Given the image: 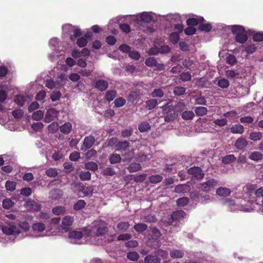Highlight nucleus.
Here are the masks:
<instances>
[{
  "instance_id": "nucleus-1",
  "label": "nucleus",
  "mask_w": 263,
  "mask_h": 263,
  "mask_svg": "<svg viewBox=\"0 0 263 263\" xmlns=\"http://www.w3.org/2000/svg\"><path fill=\"white\" fill-rule=\"evenodd\" d=\"M231 31L235 35V40L240 44L245 43L248 40L244 27L241 25H233L231 26Z\"/></svg>"
},
{
  "instance_id": "nucleus-2",
  "label": "nucleus",
  "mask_w": 263,
  "mask_h": 263,
  "mask_svg": "<svg viewBox=\"0 0 263 263\" xmlns=\"http://www.w3.org/2000/svg\"><path fill=\"white\" fill-rule=\"evenodd\" d=\"M220 184L218 180L211 178L204 182L201 183L200 186L201 190L208 193L210 192L212 189H214Z\"/></svg>"
},
{
  "instance_id": "nucleus-3",
  "label": "nucleus",
  "mask_w": 263,
  "mask_h": 263,
  "mask_svg": "<svg viewBox=\"0 0 263 263\" xmlns=\"http://www.w3.org/2000/svg\"><path fill=\"white\" fill-rule=\"evenodd\" d=\"M2 232L8 235H18L21 233L19 227L16 226L13 222H10L8 226H4Z\"/></svg>"
},
{
  "instance_id": "nucleus-4",
  "label": "nucleus",
  "mask_w": 263,
  "mask_h": 263,
  "mask_svg": "<svg viewBox=\"0 0 263 263\" xmlns=\"http://www.w3.org/2000/svg\"><path fill=\"white\" fill-rule=\"evenodd\" d=\"M63 29L73 32V34L70 36V39L72 42L74 41L77 37H80L82 35L81 29L72 25L66 24L63 26Z\"/></svg>"
},
{
  "instance_id": "nucleus-5",
  "label": "nucleus",
  "mask_w": 263,
  "mask_h": 263,
  "mask_svg": "<svg viewBox=\"0 0 263 263\" xmlns=\"http://www.w3.org/2000/svg\"><path fill=\"white\" fill-rule=\"evenodd\" d=\"M187 173L192 175L196 179L201 180L204 177V173L202 169L198 166H193L187 170Z\"/></svg>"
},
{
  "instance_id": "nucleus-6",
  "label": "nucleus",
  "mask_w": 263,
  "mask_h": 263,
  "mask_svg": "<svg viewBox=\"0 0 263 263\" xmlns=\"http://www.w3.org/2000/svg\"><path fill=\"white\" fill-rule=\"evenodd\" d=\"M145 64L149 67H156V70H162L164 69V64L158 63L157 60L154 57L148 58L146 60Z\"/></svg>"
},
{
  "instance_id": "nucleus-7",
  "label": "nucleus",
  "mask_w": 263,
  "mask_h": 263,
  "mask_svg": "<svg viewBox=\"0 0 263 263\" xmlns=\"http://www.w3.org/2000/svg\"><path fill=\"white\" fill-rule=\"evenodd\" d=\"M95 138L93 136L90 135L89 136L85 137L84 138V139L83 141V146L84 147H82L81 148V150L84 152L86 151L87 149H88L89 148L91 147V146L95 143Z\"/></svg>"
},
{
  "instance_id": "nucleus-8",
  "label": "nucleus",
  "mask_w": 263,
  "mask_h": 263,
  "mask_svg": "<svg viewBox=\"0 0 263 263\" xmlns=\"http://www.w3.org/2000/svg\"><path fill=\"white\" fill-rule=\"evenodd\" d=\"M248 145V141L245 138L242 137L238 138L234 143L235 147L238 151L243 150Z\"/></svg>"
},
{
  "instance_id": "nucleus-9",
  "label": "nucleus",
  "mask_w": 263,
  "mask_h": 263,
  "mask_svg": "<svg viewBox=\"0 0 263 263\" xmlns=\"http://www.w3.org/2000/svg\"><path fill=\"white\" fill-rule=\"evenodd\" d=\"M108 87V83L106 80L99 79L95 82V88L99 91H104L107 89Z\"/></svg>"
},
{
  "instance_id": "nucleus-10",
  "label": "nucleus",
  "mask_w": 263,
  "mask_h": 263,
  "mask_svg": "<svg viewBox=\"0 0 263 263\" xmlns=\"http://www.w3.org/2000/svg\"><path fill=\"white\" fill-rule=\"evenodd\" d=\"M186 216V213L181 210L174 211L171 215V219L173 221H180L183 220Z\"/></svg>"
},
{
  "instance_id": "nucleus-11",
  "label": "nucleus",
  "mask_w": 263,
  "mask_h": 263,
  "mask_svg": "<svg viewBox=\"0 0 263 263\" xmlns=\"http://www.w3.org/2000/svg\"><path fill=\"white\" fill-rule=\"evenodd\" d=\"M231 193V190L226 187H220L217 189L216 191V194L217 195L223 197H227L230 196Z\"/></svg>"
},
{
  "instance_id": "nucleus-12",
  "label": "nucleus",
  "mask_w": 263,
  "mask_h": 263,
  "mask_svg": "<svg viewBox=\"0 0 263 263\" xmlns=\"http://www.w3.org/2000/svg\"><path fill=\"white\" fill-rule=\"evenodd\" d=\"M184 255V251L181 249H173L170 252V256L173 259L181 258Z\"/></svg>"
},
{
  "instance_id": "nucleus-13",
  "label": "nucleus",
  "mask_w": 263,
  "mask_h": 263,
  "mask_svg": "<svg viewBox=\"0 0 263 263\" xmlns=\"http://www.w3.org/2000/svg\"><path fill=\"white\" fill-rule=\"evenodd\" d=\"M63 191L59 189L52 190L49 192V198L53 200L58 199L63 196Z\"/></svg>"
},
{
  "instance_id": "nucleus-14",
  "label": "nucleus",
  "mask_w": 263,
  "mask_h": 263,
  "mask_svg": "<svg viewBox=\"0 0 263 263\" xmlns=\"http://www.w3.org/2000/svg\"><path fill=\"white\" fill-rule=\"evenodd\" d=\"M248 158L254 161H258L263 158V154L258 151H255L249 154Z\"/></svg>"
},
{
  "instance_id": "nucleus-15",
  "label": "nucleus",
  "mask_w": 263,
  "mask_h": 263,
  "mask_svg": "<svg viewBox=\"0 0 263 263\" xmlns=\"http://www.w3.org/2000/svg\"><path fill=\"white\" fill-rule=\"evenodd\" d=\"M231 133L234 134H242L244 132L243 126L239 124L233 125L230 128Z\"/></svg>"
},
{
  "instance_id": "nucleus-16",
  "label": "nucleus",
  "mask_w": 263,
  "mask_h": 263,
  "mask_svg": "<svg viewBox=\"0 0 263 263\" xmlns=\"http://www.w3.org/2000/svg\"><path fill=\"white\" fill-rule=\"evenodd\" d=\"M117 92L115 90H109L105 92L104 99L108 102H111L117 97Z\"/></svg>"
},
{
  "instance_id": "nucleus-17",
  "label": "nucleus",
  "mask_w": 263,
  "mask_h": 263,
  "mask_svg": "<svg viewBox=\"0 0 263 263\" xmlns=\"http://www.w3.org/2000/svg\"><path fill=\"white\" fill-rule=\"evenodd\" d=\"M61 132L64 134L67 135L69 134L72 130V124L70 122H66L59 127Z\"/></svg>"
},
{
  "instance_id": "nucleus-18",
  "label": "nucleus",
  "mask_w": 263,
  "mask_h": 263,
  "mask_svg": "<svg viewBox=\"0 0 263 263\" xmlns=\"http://www.w3.org/2000/svg\"><path fill=\"white\" fill-rule=\"evenodd\" d=\"M83 234L81 231H72L69 232L68 237L71 239L79 240L82 238Z\"/></svg>"
},
{
  "instance_id": "nucleus-19",
  "label": "nucleus",
  "mask_w": 263,
  "mask_h": 263,
  "mask_svg": "<svg viewBox=\"0 0 263 263\" xmlns=\"http://www.w3.org/2000/svg\"><path fill=\"white\" fill-rule=\"evenodd\" d=\"M109 160L111 164L119 163L121 161V157L119 154L113 153L110 155Z\"/></svg>"
},
{
  "instance_id": "nucleus-20",
  "label": "nucleus",
  "mask_w": 263,
  "mask_h": 263,
  "mask_svg": "<svg viewBox=\"0 0 263 263\" xmlns=\"http://www.w3.org/2000/svg\"><path fill=\"white\" fill-rule=\"evenodd\" d=\"M145 263H160V259L156 255H149L144 258Z\"/></svg>"
},
{
  "instance_id": "nucleus-21",
  "label": "nucleus",
  "mask_w": 263,
  "mask_h": 263,
  "mask_svg": "<svg viewBox=\"0 0 263 263\" xmlns=\"http://www.w3.org/2000/svg\"><path fill=\"white\" fill-rule=\"evenodd\" d=\"M157 105L158 101L156 99H149L145 102V107L148 110L153 109Z\"/></svg>"
},
{
  "instance_id": "nucleus-22",
  "label": "nucleus",
  "mask_w": 263,
  "mask_h": 263,
  "mask_svg": "<svg viewBox=\"0 0 263 263\" xmlns=\"http://www.w3.org/2000/svg\"><path fill=\"white\" fill-rule=\"evenodd\" d=\"M142 167L141 164L137 163H132L130 165L127 167V169L130 173H134L137 171H140Z\"/></svg>"
},
{
  "instance_id": "nucleus-23",
  "label": "nucleus",
  "mask_w": 263,
  "mask_h": 263,
  "mask_svg": "<svg viewBox=\"0 0 263 263\" xmlns=\"http://www.w3.org/2000/svg\"><path fill=\"white\" fill-rule=\"evenodd\" d=\"M195 117V114L192 110H186L182 113L181 117L184 120H192Z\"/></svg>"
},
{
  "instance_id": "nucleus-24",
  "label": "nucleus",
  "mask_w": 263,
  "mask_h": 263,
  "mask_svg": "<svg viewBox=\"0 0 263 263\" xmlns=\"http://www.w3.org/2000/svg\"><path fill=\"white\" fill-rule=\"evenodd\" d=\"M195 112L198 116H203L208 112V109L205 107H196L194 109Z\"/></svg>"
},
{
  "instance_id": "nucleus-25",
  "label": "nucleus",
  "mask_w": 263,
  "mask_h": 263,
  "mask_svg": "<svg viewBox=\"0 0 263 263\" xmlns=\"http://www.w3.org/2000/svg\"><path fill=\"white\" fill-rule=\"evenodd\" d=\"M150 128L151 126L147 122H142L138 126V130L140 133L147 132Z\"/></svg>"
},
{
  "instance_id": "nucleus-26",
  "label": "nucleus",
  "mask_w": 263,
  "mask_h": 263,
  "mask_svg": "<svg viewBox=\"0 0 263 263\" xmlns=\"http://www.w3.org/2000/svg\"><path fill=\"white\" fill-rule=\"evenodd\" d=\"M164 92L162 89L160 88H155L151 92L152 97L155 98H162L164 96Z\"/></svg>"
},
{
  "instance_id": "nucleus-27",
  "label": "nucleus",
  "mask_w": 263,
  "mask_h": 263,
  "mask_svg": "<svg viewBox=\"0 0 263 263\" xmlns=\"http://www.w3.org/2000/svg\"><path fill=\"white\" fill-rule=\"evenodd\" d=\"M16 183L15 181L7 180L5 183L6 190L10 192H13L15 190Z\"/></svg>"
},
{
  "instance_id": "nucleus-28",
  "label": "nucleus",
  "mask_w": 263,
  "mask_h": 263,
  "mask_svg": "<svg viewBox=\"0 0 263 263\" xmlns=\"http://www.w3.org/2000/svg\"><path fill=\"white\" fill-rule=\"evenodd\" d=\"M236 158L233 154L228 155L224 156L222 159V163L229 164L236 160Z\"/></svg>"
},
{
  "instance_id": "nucleus-29",
  "label": "nucleus",
  "mask_w": 263,
  "mask_h": 263,
  "mask_svg": "<svg viewBox=\"0 0 263 263\" xmlns=\"http://www.w3.org/2000/svg\"><path fill=\"white\" fill-rule=\"evenodd\" d=\"M32 229L34 231L42 232L45 230V225L42 222L35 223L32 225Z\"/></svg>"
},
{
  "instance_id": "nucleus-30",
  "label": "nucleus",
  "mask_w": 263,
  "mask_h": 263,
  "mask_svg": "<svg viewBox=\"0 0 263 263\" xmlns=\"http://www.w3.org/2000/svg\"><path fill=\"white\" fill-rule=\"evenodd\" d=\"M262 137V133L260 132H251L249 136V138L253 141H257L260 140Z\"/></svg>"
},
{
  "instance_id": "nucleus-31",
  "label": "nucleus",
  "mask_w": 263,
  "mask_h": 263,
  "mask_svg": "<svg viewBox=\"0 0 263 263\" xmlns=\"http://www.w3.org/2000/svg\"><path fill=\"white\" fill-rule=\"evenodd\" d=\"M147 226L146 224L143 223H138L134 226V230L139 233H142L143 232L145 231L147 229Z\"/></svg>"
},
{
  "instance_id": "nucleus-32",
  "label": "nucleus",
  "mask_w": 263,
  "mask_h": 263,
  "mask_svg": "<svg viewBox=\"0 0 263 263\" xmlns=\"http://www.w3.org/2000/svg\"><path fill=\"white\" fill-rule=\"evenodd\" d=\"M129 143L127 141H119L117 144L118 149L121 151H125L129 147Z\"/></svg>"
},
{
  "instance_id": "nucleus-33",
  "label": "nucleus",
  "mask_w": 263,
  "mask_h": 263,
  "mask_svg": "<svg viewBox=\"0 0 263 263\" xmlns=\"http://www.w3.org/2000/svg\"><path fill=\"white\" fill-rule=\"evenodd\" d=\"M26 100V98L24 96L21 95H16L14 98V102L15 103L21 106L24 105Z\"/></svg>"
},
{
  "instance_id": "nucleus-34",
  "label": "nucleus",
  "mask_w": 263,
  "mask_h": 263,
  "mask_svg": "<svg viewBox=\"0 0 263 263\" xmlns=\"http://www.w3.org/2000/svg\"><path fill=\"white\" fill-rule=\"evenodd\" d=\"M59 128V124L53 122L48 126V130L51 134L55 133Z\"/></svg>"
},
{
  "instance_id": "nucleus-35",
  "label": "nucleus",
  "mask_w": 263,
  "mask_h": 263,
  "mask_svg": "<svg viewBox=\"0 0 263 263\" xmlns=\"http://www.w3.org/2000/svg\"><path fill=\"white\" fill-rule=\"evenodd\" d=\"M217 85L223 89L227 88L230 85V83L227 79L222 78L218 81Z\"/></svg>"
},
{
  "instance_id": "nucleus-36",
  "label": "nucleus",
  "mask_w": 263,
  "mask_h": 263,
  "mask_svg": "<svg viewBox=\"0 0 263 263\" xmlns=\"http://www.w3.org/2000/svg\"><path fill=\"white\" fill-rule=\"evenodd\" d=\"M163 177L160 175H152L149 177V181L152 183L156 184L162 180Z\"/></svg>"
},
{
  "instance_id": "nucleus-37",
  "label": "nucleus",
  "mask_w": 263,
  "mask_h": 263,
  "mask_svg": "<svg viewBox=\"0 0 263 263\" xmlns=\"http://www.w3.org/2000/svg\"><path fill=\"white\" fill-rule=\"evenodd\" d=\"M177 116L178 114L176 113L175 111L173 112H170L164 116V121L167 122L174 121L177 118Z\"/></svg>"
},
{
  "instance_id": "nucleus-38",
  "label": "nucleus",
  "mask_w": 263,
  "mask_h": 263,
  "mask_svg": "<svg viewBox=\"0 0 263 263\" xmlns=\"http://www.w3.org/2000/svg\"><path fill=\"white\" fill-rule=\"evenodd\" d=\"M85 168L86 170L95 171L98 170V165L96 163L94 162H88L85 164Z\"/></svg>"
},
{
  "instance_id": "nucleus-39",
  "label": "nucleus",
  "mask_w": 263,
  "mask_h": 263,
  "mask_svg": "<svg viewBox=\"0 0 263 263\" xmlns=\"http://www.w3.org/2000/svg\"><path fill=\"white\" fill-rule=\"evenodd\" d=\"M126 257L130 260L137 261L139 258V255L135 251H130L127 253Z\"/></svg>"
},
{
  "instance_id": "nucleus-40",
  "label": "nucleus",
  "mask_w": 263,
  "mask_h": 263,
  "mask_svg": "<svg viewBox=\"0 0 263 263\" xmlns=\"http://www.w3.org/2000/svg\"><path fill=\"white\" fill-rule=\"evenodd\" d=\"M189 202V198L186 197H183L178 199L176 203L179 206H184L186 205Z\"/></svg>"
},
{
  "instance_id": "nucleus-41",
  "label": "nucleus",
  "mask_w": 263,
  "mask_h": 263,
  "mask_svg": "<svg viewBox=\"0 0 263 263\" xmlns=\"http://www.w3.org/2000/svg\"><path fill=\"white\" fill-rule=\"evenodd\" d=\"M139 98V95L137 92L132 91L130 92L127 97V101L130 103H134Z\"/></svg>"
},
{
  "instance_id": "nucleus-42",
  "label": "nucleus",
  "mask_w": 263,
  "mask_h": 263,
  "mask_svg": "<svg viewBox=\"0 0 263 263\" xmlns=\"http://www.w3.org/2000/svg\"><path fill=\"white\" fill-rule=\"evenodd\" d=\"M86 202L84 200H79L74 205L73 209L76 211H79L85 207Z\"/></svg>"
},
{
  "instance_id": "nucleus-43",
  "label": "nucleus",
  "mask_w": 263,
  "mask_h": 263,
  "mask_svg": "<svg viewBox=\"0 0 263 263\" xmlns=\"http://www.w3.org/2000/svg\"><path fill=\"white\" fill-rule=\"evenodd\" d=\"M126 103V100L123 97H119L114 101V104L116 107H120L124 106Z\"/></svg>"
},
{
  "instance_id": "nucleus-44",
  "label": "nucleus",
  "mask_w": 263,
  "mask_h": 263,
  "mask_svg": "<svg viewBox=\"0 0 263 263\" xmlns=\"http://www.w3.org/2000/svg\"><path fill=\"white\" fill-rule=\"evenodd\" d=\"M73 217L70 216L64 217L62 220V224L65 226H70L73 222Z\"/></svg>"
},
{
  "instance_id": "nucleus-45",
  "label": "nucleus",
  "mask_w": 263,
  "mask_h": 263,
  "mask_svg": "<svg viewBox=\"0 0 263 263\" xmlns=\"http://www.w3.org/2000/svg\"><path fill=\"white\" fill-rule=\"evenodd\" d=\"M129 227V224L128 222L121 221L117 224V228L120 231H125L127 230Z\"/></svg>"
},
{
  "instance_id": "nucleus-46",
  "label": "nucleus",
  "mask_w": 263,
  "mask_h": 263,
  "mask_svg": "<svg viewBox=\"0 0 263 263\" xmlns=\"http://www.w3.org/2000/svg\"><path fill=\"white\" fill-rule=\"evenodd\" d=\"M46 175L50 177H55L58 174L57 170L55 168H49L46 171Z\"/></svg>"
},
{
  "instance_id": "nucleus-47",
  "label": "nucleus",
  "mask_w": 263,
  "mask_h": 263,
  "mask_svg": "<svg viewBox=\"0 0 263 263\" xmlns=\"http://www.w3.org/2000/svg\"><path fill=\"white\" fill-rule=\"evenodd\" d=\"M43 116V111L41 110H38L33 113L32 115V118L34 120L39 121L42 119Z\"/></svg>"
},
{
  "instance_id": "nucleus-48",
  "label": "nucleus",
  "mask_w": 263,
  "mask_h": 263,
  "mask_svg": "<svg viewBox=\"0 0 263 263\" xmlns=\"http://www.w3.org/2000/svg\"><path fill=\"white\" fill-rule=\"evenodd\" d=\"M185 88L182 86H176L174 88L173 93L175 96H181L185 93Z\"/></svg>"
},
{
  "instance_id": "nucleus-49",
  "label": "nucleus",
  "mask_w": 263,
  "mask_h": 263,
  "mask_svg": "<svg viewBox=\"0 0 263 263\" xmlns=\"http://www.w3.org/2000/svg\"><path fill=\"white\" fill-rule=\"evenodd\" d=\"M174 107L170 103H167L162 107V113L163 115L167 114L173 110Z\"/></svg>"
},
{
  "instance_id": "nucleus-50",
  "label": "nucleus",
  "mask_w": 263,
  "mask_h": 263,
  "mask_svg": "<svg viewBox=\"0 0 263 263\" xmlns=\"http://www.w3.org/2000/svg\"><path fill=\"white\" fill-rule=\"evenodd\" d=\"M65 212V208L62 206H58L52 209V212L56 215L63 214Z\"/></svg>"
},
{
  "instance_id": "nucleus-51",
  "label": "nucleus",
  "mask_w": 263,
  "mask_h": 263,
  "mask_svg": "<svg viewBox=\"0 0 263 263\" xmlns=\"http://www.w3.org/2000/svg\"><path fill=\"white\" fill-rule=\"evenodd\" d=\"M226 62L230 65H234L237 62L236 57L233 54H229L226 58Z\"/></svg>"
},
{
  "instance_id": "nucleus-52",
  "label": "nucleus",
  "mask_w": 263,
  "mask_h": 263,
  "mask_svg": "<svg viewBox=\"0 0 263 263\" xmlns=\"http://www.w3.org/2000/svg\"><path fill=\"white\" fill-rule=\"evenodd\" d=\"M215 125H217L219 127H222L226 125L228 123V120L227 118L217 119L213 121Z\"/></svg>"
},
{
  "instance_id": "nucleus-53",
  "label": "nucleus",
  "mask_w": 263,
  "mask_h": 263,
  "mask_svg": "<svg viewBox=\"0 0 263 263\" xmlns=\"http://www.w3.org/2000/svg\"><path fill=\"white\" fill-rule=\"evenodd\" d=\"M80 178L82 181L89 180L91 179V173L89 171L82 172L80 174Z\"/></svg>"
},
{
  "instance_id": "nucleus-54",
  "label": "nucleus",
  "mask_w": 263,
  "mask_h": 263,
  "mask_svg": "<svg viewBox=\"0 0 263 263\" xmlns=\"http://www.w3.org/2000/svg\"><path fill=\"white\" fill-rule=\"evenodd\" d=\"M133 133V128L131 127L126 128L121 132V136L123 138H128Z\"/></svg>"
},
{
  "instance_id": "nucleus-55",
  "label": "nucleus",
  "mask_w": 263,
  "mask_h": 263,
  "mask_svg": "<svg viewBox=\"0 0 263 263\" xmlns=\"http://www.w3.org/2000/svg\"><path fill=\"white\" fill-rule=\"evenodd\" d=\"M169 37L171 42L174 44L177 43L180 39L179 34L177 32L171 33Z\"/></svg>"
},
{
  "instance_id": "nucleus-56",
  "label": "nucleus",
  "mask_w": 263,
  "mask_h": 263,
  "mask_svg": "<svg viewBox=\"0 0 263 263\" xmlns=\"http://www.w3.org/2000/svg\"><path fill=\"white\" fill-rule=\"evenodd\" d=\"M191 78V75L189 72H183L180 74V79L183 82L190 81Z\"/></svg>"
},
{
  "instance_id": "nucleus-57",
  "label": "nucleus",
  "mask_w": 263,
  "mask_h": 263,
  "mask_svg": "<svg viewBox=\"0 0 263 263\" xmlns=\"http://www.w3.org/2000/svg\"><path fill=\"white\" fill-rule=\"evenodd\" d=\"M14 205V202L10 199H4L3 201V207L5 209H9Z\"/></svg>"
},
{
  "instance_id": "nucleus-58",
  "label": "nucleus",
  "mask_w": 263,
  "mask_h": 263,
  "mask_svg": "<svg viewBox=\"0 0 263 263\" xmlns=\"http://www.w3.org/2000/svg\"><path fill=\"white\" fill-rule=\"evenodd\" d=\"M108 231V229L106 227H98L97 229L96 235L97 236H103Z\"/></svg>"
},
{
  "instance_id": "nucleus-59",
  "label": "nucleus",
  "mask_w": 263,
  "mask_h": 263,
  "mask_svg": "<svg viewBox=\"0 0 263 263\" xmlns=\"http://www.w3.org/2000/svg\"><path fill=\"white\" fill-rule=\"evenodd\" d=\"M62 94L60 91H53L51 95L50 99L53 102L59 100L61 97Z\"/></svg>"
},
{
  "instance_id": "nucleus-60",
  "label": "nucleus",
  "mask_w": 263,
  "mask_h": 263,
  "mask_svg": "<svg viewBox=\"0 0 263 263\" xmlns=\"http://www.w3.org/2000/svg\"><path fill=\"white\" fill-rule=\"evenodd\" d=\"M141 20L143 22L149 23L152 20V16L147 12H143L141 15Z\"/></svg>"
},
{
  "instance_id": "nucleus-61",
  "label": "nucleus",
  "mask_w": 263,
  "mask_h": 263,
  "mask_svg": "<svg viewBox=\"0 0 263 263\" xmlns=\"http://www.w3.org/2000/svg\"><path fill=\"white\" fill-rule=\"evenodd\" d=\"M185 108V105L184 103L182 102H178L175 106V112H181L183 111Z\"/></svg>"
},
{
  "instance_id": "nucleus-62",
  "label": "nucleus",
  "mask_w": 263,
  "mask_h": 263,
  "mask_svg": "<svg viewBox=\"0 0 263 263\" xmlns=\"http://www.w3.org/2000/svg\"><path fill=\"white\" fill-rule=\"evenodd\" d=\"M12 115L15 119L21 118L24 115V111L22 109H15L12 112Z\"/></svg>"
},
{
  "instance_id": "nucleus-63",
  "label": "nucleus",
  "mask_w": 263,
  "mask_h": 263,
  "mask_svg": "<svg viewBox=\"0 0 263 263\" xmlns=\"http://www.w3.org/2000/svg\"><path fill=\"white\" fill-rule=\"evenodd\" d=\"M212 29V26L210 24H201L199 26V30L205 32H209Z\"/></svg>"
},
{
  "instance_id": "nucleus-64",
  "label": "nucleus",
  "mask_w": 263,
  "mask_h": 263,
  "mask_svg": "<svg viewBox=\"0 0 263 263\" xmlns=\"http://www.w3.org/2000/svg\"><path fill=\"white\" fill-rule=\"evenodd\" d=\"M87 42L86 39L84 37H81L77 40V44L79 47L82 48L87 45Z\"/></svg>"
}]
</instances>
